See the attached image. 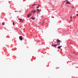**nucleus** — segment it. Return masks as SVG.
<instances>
[{
  "label": "nucleus",
  "instance_id": "f257e3e1",
  "mask_svg": "<svg viewBox=\"0 0 78 78\" xmlns=\"http://www.w3.org/2000/svg\"><path fill=\"white\" fill-rule=\"evenodd\" d=\"M19 39L20 40V41H22V40H23V37L22 36H20L19 37Z\"/></svg>",
  "mask_w": 78,
  "mask_h": 78
},
{
  "label": "nucleus",
  "instance_id": "f03ea898",
  "mask_svg": "<svg viewBox=\"0 0 78 78\" xmlns=\"http://www.w3.org/2000/svg\"><path fill=\"white\" fill-rule=\"evenodd\" d=\"M57 43H60V42H62V41H61L59 40H57Z\"/></svg>",
  "mask_w": 78,
  "mask_h": 78
},
{
  "label": "nucleus",
  "instance_id": "7ed1b4c3",
  "mask_svg": "<svg viewBox=\"0 0 78 78\" xmlns=\"http://www.w3.org/2000/svg\"><path fill=\"white\" fill-rule=\"evenodd\" d=\"M57 45H58V44H57V45L55 44H54L52 45V47H56Z\"/></svg>",
  "mask_w": 78,
  "mask_h": 78
},
{
  "label": "nucleus",
  "instance_id": "20e7f679",
  "mask_svg": "<svg viewBox=\"0 0 78 78\" xmlns=\"http://www.w3.org/2000/svg\"><path fill=\"white\" fill-rule=\"evenodd\" d=\"M66 4H69V5H70V3L69 1H67L66 2Z\"/></svg>",
  "mask_w": 78,
  "mask_h": 78
},
{
  "label": "nucleus",
  "instance_id": "39448f33",
  "mask_svg": "<svg viewBox=\"0 0 78 78\" xmlns=\"http://www.w3.org/2000/svg\"><path fill=\"white\" fill-rule=\"evenodd\" d=\"M32 12H33L34 14V13H36V11H33V10L32 11Z\"/></svg>",
  "mask_w": 78,
  "mask_h": 78
},
{
  "label": "nucleus",
  "instance_id": "423d86ee",
  "mask_svg": "<svg viewBox=\"0 0 78 78\" xmlns=\"http://www.w3.org/2000/svg\"><path fill=\"white\" fill-rule=\"evenodd\" d=\"M18 19L19 20H20V21H21V22H23V20H22V19H19V18Z\"/></svg>",
  "mask_w": 78,
  "mask_h": 78
},
{
  "label": "nucleus",
  "instance_id": "0eeeda50",
  "mask_svg": "<svg viewBox=\"0 0 78 78\" xmlns=\"http://www.w3.org/2000/svg\"><path fill=\"white\" fill-rule=\"evenodd\" d=\"M58 48L59 49H60V48H61V47H60V46H58Z\"/></svg>",
  "mask_w": 78,
  "mask_h": 78
},
{
  "label": "nucleus",
  "instance_id": "6e6552de",
  "mask_svg": "<svg viewBox=\"0 0 78 78\" xmlns=\"http://www.w3.org/2000/svg\"><path fill=\"white\" fill-rule=\"evenodd\" d=\"M30 15L29 14H28L27 15L28 17H30Z\"/></svg>",
  "mask_w": 78,
  "mask_h": 78
},
{
  "label": "nucleus",
  "instance_id": "1a4fd4ad",
  "mask_svg": "<svg viewBox=\"0 0 78 78\" xmlns=\"http://www.w3.org/2000/svg\"><path fill=\"white\" fill-rule=\"evenodd\" d=\"M2 24L3 25H5V23L4 22H3L2 23Z\"/></svg>",
  "mask_w": 78,
  "mask_h": 78
},
{
  "label": "nucleus",
  "instance_id": "9d476101",
  "mask_svg": "<svg viewBox=\"0 0 78 78\" xmlns=\"http://www.w3.org/2000/svg\"><path fill=\"white\" fill-rule=\"evenodd\" d=\"M36 8H39V5H38V6Z\"/></svg>",
  "mask_w": 78,
  "mask_h": 78
},
{
  "label": "nucleus",
  "instance_id": "9b49d317",
  "mask_svg": "<svg viewBox=\"0 0 78 78\" xmlns=\"http://www.w3.org/2000/svg\"><path fill=\"white\" fill-rule=\"evenodd\" d=\"M36 5L35 4H34L33 5H32V6H35Z\"/></svg>",
  "mask_w": 78,
  "mask_h": 78
},
{
  "label": "nucleus",
  "instance_id": "f8f14e48",
  "mask_svg": "<svg viewBox=\"0 0 78 78\" xmlns=\"http://www.w3.org/2000/svg\"><path fill=\"white\" fill-rule=\"evenodd\" d=\"M32 20H35V18H32Z\"/></svg>",
  "mask_w": 78,
  "mask_h": 78
},
{
  "label": "nucleus",
  "instance_id": "ddd939ff",
  "mask_svg": "<svg viewBox=\"0 0 78 78\" xmlns=\"http://www.w3.org/2000/svg\"><path fill=\"white\" fill-rule=\"evenodd\" d=\"M68 0H66V1H65L64 2H66L67 1H68Z\"/></svg>",
  "mask_w": 78,
  "mask_h": 78
},
{
  "label": "nucleus",
  "instance_id": "4468645a",
  "mask_svg": "<svg viewBox=\"0 0 78 78\" xmlns=\"http://www.w3.org/2000/svg\"><path fill=\"white\" fill-rule=\"evenodd\" d=\"M37 11H38V12H39V10L38 9H37Z\"/></svg>",
  "mask_w": 78,
  "mask_h": 78
},
{
  "label": "nucleus",
  "instance_id": "2eb2a0df",
  "mask_svg": "<svg viewBox=\"0 0 78 78\" xmlns=\"http://www.w3.org/2000/svg\"><path fill=\"white\" fill-rule=\"evenodd\" d=\"M13 25H14V22L13 23Z\"/></svg>",
  "mask_w": 78,
  "mask_h": 78
},
{
  "label": "nucleus",
  "instance_id": "dca6fc26",
  "mask_svg": "<svg viewBox=\"0 0 78 78\" xmlns=\"http://www.w3.org/2000/svg\"><path fill=\"white\" fill-rule=\"evenodd\" d=\"M34 11H36V12L37 11H36V10H34Z\"/></svg>",
  "mask_w": 78,
  "mask_h": 78
},
{
  "label": "nucleus",
  "instance_id": "f3484780",
  "mask_svg": "<svg viewBox=\"0 0 78 78\" xmlns=\"http://www.w3.org/2000/svg\"><path fill=\"white\" fill-rule=\"evenodd\" d=\"M58 45H60V43H58Z\"/></svg>",
  "mask_w": 78,
  "mask_h": 78
},
{
  "label": "nucleus",
  "instance_id": "a211bd4d",
  "mask_svg": "<svg viewBox=\"0 0 78 78\" xmlns=\"http://www.w3.org/2000/svg\"><path fill=\"white\" fill-rule=\"evenodd\" d=\"M29 14L30 16H31V14Z\"/></svg>",
  "mask_w": 78,
  "mask_h": 78
},
{
  "label": "nucleus",
  "instance_id": "6ab92c4d",
  "mask_svg": "<svg viewBox=\"0 0 78 78\" xmlns=\"http://www.w3.org/2000/svg\"><path fill=\"white\" fill-rule=\"evenodd\" d=\"M76 16H78V14H76Z\"/></svg>",
  "mask_w": 78,
  "mask_h": 78
},
{
  "label": "nucleus",
  "instance_id": "aec40b11",
  "mask_svg": "<svg viewBox=\"0 0 78 78\" xmlns=\"http://www.w3.org/2000/svg\"><path fill=\"white\" fill-rule=\"evenodd\" d=\"M60 48H61V47H62V46H60Z\"/></svg>",
  "mask_w": 78,
  "mask_h": 78
},
{
  "label": "nucleus",
  "instance_id": "412c9836",
  "mask_svg": "<svg viewBox=\"0 0 78 78\" xmlns=\"http://www.w3.org/2000/svg\"><path fill=\"white\" fill-rule=\"evenodd\" d=\"M73 18H74V19H75V17H73Z\"/></svg>",
  "mask_w": 78,
  "mask_h": 78
},
{
  "label": "nucleus",
  "instance_id": "4be33fe9",
  "mask_svg": "<svg viewBox=\"0 0 78 78\" xmlns=\"http://www.w3.org/2000/svg\"><path fill=\"white\" fill-rule=\"evenodd\" d=\"M70 18H71V19H72V16L70 17Z\"/></svg>",
  "mask_w": 78,
  "mask_h": 78
},
{
  "label": "nucleus",
  "instance_id": "5701e85b",
  "mask_svg": "<svg viewBox=\"0 0 78 78\" xmlns=\"http://www.w3.org/2000/svg\"><path fill=\"white\" fill-rule=\"evenodd\" d=\"M18 17H19V16H18L17 17V18H18Z\"/></svg>",
  "mask_w": 78,
  "mask_h": 78
},
{
  "label": "nucleus",
  "instance_id": "b1692460",
  "mask_svg": "<svg viewBox=\"0 0 78 78\" xmlns=\"http://www.w3.org/2000/svg\"><path fill=\"white\" fill-rule=\"evenodd\" d=\"M19 22H21V21H20H20H19Z\"/></svg>",
  "mask_w": 78,
  "mask_h": 78
},
{
  "label": "nucleus",
  "instance_id": "393cba45",
  "mask_svg": "<svg viewBox=\"0 0 78 78\" xmlns=\"http://www.w3.org/2000/svg\"><path fill=\"white\" fill-rule=\"evenodd\" d=\"M71 21H72V20H70Z\"/></svg>",
  "mask_w": 78,
  "mask_h": 78
},
{
  "label": "nucleus",
  "instance_id": "a878e982",
  "mask_svg": "<svg viewBox=\"0 0 78 78\" xmlns=\"http://www.w3.org/2000/svg\"><path fill=\"white\" fill-rule=\"evenodd\" d=\"M30 19H32V17Z\"/></svg>",
  "mask_w": 78,
  "mask_h": 78
},
{
  "label": "nucleus",
  "instance_id": "bb28decb",
  "mask_svg": "<svg viewBox=\"0 0 78 78\" xmlns=\"http://www.w3.org/2000/svg\"><path fill=\"white\" fill-rule=\"evenodd\" d=\"M70 44H71V43H70Z\"/></svg>",
  "mask_w": 78,
  "mask_h": 78
}]
</instances>
